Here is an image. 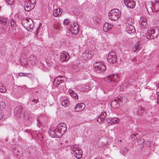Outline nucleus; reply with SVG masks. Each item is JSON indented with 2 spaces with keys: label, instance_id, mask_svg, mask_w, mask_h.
I'll return each mask as SVG.
<instances>
[{
  "label": "nucleus",
  "instance_id": "obj_1",
  "mask_svg": "<svg viewBox=\"0 0 159 159\" xmlns=\"http://www.w3.org/2000/svg\"><path fill=\"white\" fill-rule=\"evenodd\" d=\"M127 99L125 97L118 96L111 103V107L114 108H117L120 105H122L126 102Z\"/></svg>",
  "mask_w": 159,
  "mask_h": 159
},
{
  "label": "nucleus",
  "instance_id": "obj_2",
  "mask_svg": "<svg viewBox=\"0 0 159 159\" xmlns=\"http://www.w3.org/2000/svg\"><path fill=\"white\" fill-rule=\"evenodd\" d=\"M120 11L118 9H114L111 10L108 13L109 19L112 21L117 20L120 16Z\"/></svg>",
  "mask_w": 159,
  "mask_h": 159
},
{
  "label": "nucleus",
  "instance_id": "obj_3",
  "mask_svg": "<svg viewBox=\"0 0 159 159\" xmlns=\"http://www.w3.org/2000/svg\"><path fill=\"white\" fill-rule=\"evenodd\" d=\"M94 70L97 73L104 72L106 70V66L104 64L99 62H95L93 64Z\"/></svg>",
  "mask_w": 159,
  "mask_h": 159
},
{
  "label": "nucleus",
  "instance_id": "obj_4",
  "mask_svg": "<svg viewBox=\"0 0 159 159\" xmlns=\"http://www.w3.org/2000/svg\"><path fill=\"white\" fill-rule=\"evenodd\" d=\"M21 24L24 27L28 28L30 30L33 28V21L30 18H24L21 20Z\"/></svg>",
  "mask_w": 159,
  "mask_h": 159
},
{
  "label": "nucleus",
  "instance_id": "obj_5",
  "mask_svg": "<svg viewBox=\"0 0 159 159\" xmlns=\"http://www.w3.org/2000/svg\"><path fill=\"white\" fill-rule=\"evenodd\" d=\"M116 54L115 52L113 51L109 53L107 60L110 64H112L117 61V59Z\"/></svg>",
  "mask_w": 159,
  "mask_h": 159
},
{
  "label": "nucleus",
  "instance_id": "obj_6",
  "mask_svg": "<svg viewBox=\"0 0 159 159\" xmlns=\"http://www.w3.org/2000/svg\"><path fill=\"white\" fill-rule=\"evenodd\" d=\"M119 77L117 75H111L105 78L104 81L107 83H115L119 80Z\"/></svg>",
  "mask_w": 159,
  "mask_h": 159
},
{
  "label": "nucleus",
  "instance_id": "obj_7",
  "mask_svg": "<svg viewBox=\"0 0 159 159\" xmlns=\"http://www.w3.org/2000/svg\"><path fill=\"white\" fill-rule=\"evenodd\" d=\"M37 61V59L36 57L34 55H31L28 58L27 60V62L25 61V62L22 61V59L21 60V64H23L24 65H33L36 64Z\"/></svg>",
  "mask_w": 159,
  "mask_h": 159
},
{
  "label": "nucleus",
  "instance_id": "obj_8",
  "mask_svg": "<svg viewBox=\"0 0 159 159\" xmlns=\"http://www.w3.org/2000/svg\"><path fill=\"white\" fill-rule=\"evenodd\" d=\"M56 129L58 132V136L60 137L65 133L67 130L66 125L64 123H61L58 124Z\"/></svg>",
  "mask_w": 159,
  "mask_h": 159
},
{
  "label": "nucleus",
  "instance_id": "obj_9",
  "mask_svg": "<svg viewBox=\"0 0 159 159\" xmlns=\"http://www.w3.org/2000/svg\"><path fill=\"white\" fill-rule=\"evenodd\" d=\"M73 153L77 158L80 159L82 157L83 152L82 150L79 147L74 146L73 147Z\"/></svg>",
  "mask_w": 159,
  "mask_h": 159
},
{
  "label": "nucleus",
  "instance_id": "obj_10",
  "mask_svg": "<svg viewBox=\"0 0 159 159\" xmlns=\"http://www.w3.org/2000/svg\"><path fill=\"white\" fill-rule=\"evenodd\" d=\"M23 107L22 105H18L15 108L14 114L15 116L19 118L22 115Z\"/></svg>",
  "mask_w": 159,
  "mask_h": 159
},
{
  "label": "nucleus",
  "instance_id": "obj_11",
  "mask_svg": "<svg viewBox=\"0 0 159 159\" xmlns=\"http://www.w3.org/2000/svg\"><path fill=\"white\" fill-rule=\"evenodd\" d=\"M71 27L70 30L72 34H76L79 32V28L78 24L77 22H73V24L70 25Z\"/></svg>",
  "mask_w": 159,
  "mask_h": 159
},
{
  "label": "nucleus",
  "instance_id": "obj_12",
  "mask_svg": "<svg viewBox=\"0 0 159 159\" xmlns=\"http://www.w3.org/2000/svg\"><path fill=\"white\" fill-rule=\"evenodd\" d=\"M48 133L50 136L52 138H60L58 135V133L57 129L55 127H51L48 130Z\"/></svg>",
  "mask_w": 159,
  "mask_h": 159
},
{
  "label": "nucleus",
  "instance_id": "obj_13",
  "mask_svg": "<svg viewBox=\"0 0 159 159\" xmlns=\"http://www.w3.org/2000/svg\"><path fill=\"white\" fill-rule=\"evenodd\" d=\"M155 30L153 29L149 30L146 34V38L148 39H151L156 37L157 35L155 34Z\"/></svg>",
  "mask_w": 159,
  "mask_h": 159
},
{
  "label": "nucleus",
  "instance_id": "obj_14",
  "mask_svg": "<svg viewBox=\"0 0 159 159\" xmlns=\"http://www.w3.org/2000/svg\"><path fill=\"white\" fill-rule=\"evenodd\" d=\"M124 3L127 7L132 9L134 7L135 2L133 0H124Z\"/></svg>",
  "mask_w": 159,
  "mask_h": 159
},
{
  "label": "nucleus",
  "instance_id": "obj_15",
  "mask_svg": "<svg viewBox=\"0 0 159 159\" xmlns=\"http://www.w3.org/2000/svg\"><path fill=\"white\" fill-rule=\"evenodd\" d=\"M35 6L34 4L25 0V9L26 11H29L32 10Z\"/></svg>",
  "mask_w": 159,
  "mask_h": 159
},
{
  "label": "nucleus",
  "instance_id": "obj_16",
  "mask_svg": "<svg viewBox=\"0 0 159 159\" xmlns=\"http://www.w3.org/2000/svg\"><path fill=\"white\" fill-rule=\"evenodd\" d=\"M126 30L129 34L134 33L136 31L135 29L134 25L129 23L128 25H126Z\"/></svg>",
  "mask_w": 159,
  "mask_h": 159
},
{
  "label": "nucleus",
  "instance_id": "obj_17",
  "mask_svg": "<svg viewBox=\"0 0 159 159\" xmlns=\"http://www.w3.org/2000/svg\"><path fill=\"white\" fill-rule=\"evenodd\" d=\"M60 57L61 61L64 62L69 60L70 56L68 52L63 51L61 53Z\"/></svg>",
  "mask_w": 159,
  "mask_h": 159
},
{
  "label": "nucleus",
  "instance_id": "obj_18",
  "mask_svg": "<svg viewBox=\"0 0 159 159\" xmlns=\"http://www.w3.org/2000/svg\"><path fill=\"white\" fill-rule=\"evenodd\" d=\"M85 107V105L83 103H78L75 107V112H80L83 110Z\"/></svg>",
  "mask_w": 159,
  "mask_h": 159
},
{
  "label": "nucleus",
  "instance_id": "obj_19",
  "mask_svg": "<svg viewBox=\"0 0 159 159\" xmlns=\"http://www.w3.org/2000/svg\"><path fill=\"white\" fill-rule=\"evenodd\" d=\"M7 20V18L3 17H0V22L1 24L2 25V28L3 30L5 29L8 25Z\"/></svg>",
  "mask_w": 159,
  "mask_h": 159
},
{
  "label": "nucleus",
  "instance_id": "obj_20",
  "mask_svg": "<svg viewBox=\"0 0 159 159\" xmlns=\"http://www.w3.org/2000/svg\"><path fill=\"white\" fill-rule=\"evenodd\" d=\"M93 56L92 52L90 51H85L83 54V57L85 60L90 59Z\"/></svg>",
  "mask_w": 159,
  "mask_h": 159
},
{
  "label": "nucleus",
  "instance_id": "obj_21",
  "mask_svg": "<svg viewBox=\"0 0 159 159\" xmlns=\"http://www.w3.org/2000/svg\"><path fill=\"white\" fill-rule=\"evenodd\" d=\"M141 45L140 43L139 42H137L134 46H133L132 50L134 52H135L136 51H138L141 48Z\"/></svg>",
  "mask_w": 159,
  "mask_h": 159
},
{
  "label": "nucleus",
  "instance_id": "obj_22",
  "mask_svg": "<svg viewBox=\"0 0 159 159\" xmlns=\"http://www.w3.org/2000/svg\"><path fill=\"white\" fill-rule=\"evenodd\" d=\"M62 12V10L60 8L55 9L53 11V14L54 17H57L60 16Z\"/></svg>",
  "mask_w": 159,
  "mask_h": 159
},
{
  "label": "nucleus",
  "instance_id": "obj_23",
  "mask_svg": "<svg viewBox=\"0 0 159 159\" xmlns=\"http://www.w3.org/2000/svg\"><path fill=\"white\" fill-rule=\"evenodd\" d=\"M113 27V25L109 24L108 23H105L104 24L103 27V30L105 32H107L111 30Z\"/></svg>",
  "mask_w": 159,
  "mask_h": 159
},
{
  "label": "nucleus",
  "instance_id": "obj_24",
  "mask_svg": "<svg viewBox=\"0 0 159 159\" xmlns=\"http://www.w3.org/2000/svg\"><path fill=\"white\" fill-rule=\"evenodd\" d=\"M61 78H64V77L59 76L55 78L53 81V84L55 86H57L60 84Z\"/></svg>",
  "mask_w": 159,
  "mask_h": 159
},
{
  "label": "nucleus",
  "instance_id": "obj_25",
  "mask_svg": "<svg viewBox=\"0 0 159 159\" xmlns=\"http://www.w3.org/2000/svg\"><path fill=\"white\" fill-rule=\"evenodd\" d=\"M69 92L70 94V95L73 98H74L76 100L78 99V96L77 94L72 90L70 89L69 90Z\"/></svg>",
  "mask_w": 159,
  "mask_h": 159
},
{
  "label": "nucleus",
  "instance_id": "obj_26",
  "mask_svg": "<svg viewBox=\"0 0 159 159\" xmlns=\"http://www.w3.org/2000/svg\"><path fill=\"white\" fill-rule=\"evenodd\" d=\"M37 139L39 141H42L43 139V134L41 132L36 131L35 133Z\"/></svg>",
  "mask_w": 159,
  "mask_h": 159
},
{
  "label": "nucleus",
  "instance_id": "obj_27",
  "mask_svg": "<svg viewBox=\"0 0 159 159\" xmlns=\"http://www.w3.org/2000/svg\"><path fill=\"white\" fill-rule=\"evenodd\" d=\"M70 103L69 101L67 99L64 98L63 101L61 102L62 105L64 107H68Z\"/></svg>",
  "mask_w": 159,
  "mask_h": 159
},
{
  "label": "nucleus",
  "instance_id": "obj_28",
  "mask_svg": "<svg viewBox=\"0 0 159 159\" xmlns=\"http://www.w3.org/2000/svg\"><path fill=\"white\" fill-rule=\"evenodd\" d=\"M128 151V149L126 147H125L123 149H120V153L123 155L125 156Z\"/></svg>",
  "mask_w": 159,
  "mask_h": 159
},
{
  "label": "nucleus",
  "instance_id": "obj_29",
  "mask_svg": "<svg viewBox=\"0 0 159 159\" xmlns=\"http://www.w3.org/2000/svg\"><path fill=\"white\" fill-rule=\"evenodd\" d=\"M29 101L30 102V103H31L32 105L36 104L39 102L38 98L37 99L34 98L31 100H29Z\"/></svg>",
  "mask_w": 159,
  "mask_h": 159
},
{
  "label": "nucleus",
  "instance_id": "obj_30",
  "mask_svg": "<svg viewBox=\"0 0 159 159\" xmlns=\"http://www.w3.org/2000/svg\"><path fill=\"white\" fill-rule=\"evenodd\" d=\"M147 22L146 18H143L142 21L141 22V27L142 28H143L146 25Z\"/></svg>",
  "mask_w": 159,
  "mask_h": 159
},
{
  "label": "nucleus",
  "instance_id": "obj_31",
  "mask_svg": "<svg viewBox=\"0 0 159 159\" xmlns=\"http://www.w3.org/2000/svg\"><path fill=\"white\" fill-rule=\"evenodd\" d=\"M5 87L2 85V84L0 82V92L2 93H4L6 91Z\"/></svg>",
  "mask_w": 159,
  "mask_h": 159
},
{
  "label": "nucleus",
  "instance_id": "obj_32",
  "mask_svg": "<svg viewBox=\"0 0 159 159\" xmlns=\"http://www.w3.org/2000/svg\"><path fill=\"white\" fill-rule=\"evenodd\" d=\"M93 21L95 24L98 25V24H99L100 20L97 17H94L93 18Z\"/></svg>",
  "mask_w": 159,
  "mask_h": 159
},
{
  "label": "nucleus",
  "instance_id": "obj_33",
  "mask_svg": "<svg viewBox=\"0 0 159 159\" xmlns=\"http://www.w3.org/2000/svg\"><path fill=\"white\" fill-rule=\"evenodd\" d=\"M111 121H112V124H114L118 122L119 119L117 118H111Z\"/></svg>",
  "mask_w": 159,
  "mask_h": 159
},
{
  "label": "nucleus",
  "instance_id": "obj_34",
  "mask_svg": "<svg viewBox=\"0 0 159 159\" xmlns=\"http://www.w3.org/2000/svg\"><path fill=\"white\" fill-rule=\"evenodd\" d=\"M139 136V134H133L131 135V137L132 140L134 141L137 139H138V137Z\"/></svg>",
  "mask_w": 159,
  "mask_h": 159
},
{
  "label": "nucleus",
  "instance_id": "obj_35",
  "mask_svg": "<svg viewBox=\"0 0 159 159\" xmlns=\"http://www.w3.org/2000/svg\"><path fill=\"white\" fill-rule=\"evenodd\" d=\"M137 140H138V143L139 145H141L145 141V140L143 138H140L138 139V138L137 139Z\"/></svg>",
  "mask_w": 159,
  "mask_h": 159
},
{
  "label": "nucleus",
  "instance_id": "obj_36",
  "mask_svg": "<svg viewBox=\"0 0 159 159\" xmlns=\"http://www.w3.org/2000/svg\"><path fill=\"white\" fill-rule=\"evenodd\" d=\"M5 107V102L3 101H0V110H2L4 109Z\"/></svg>",
  "mask_w": 159,
  "mask_h": 159
},
{
  "label": "nucleus",
  "instance_id": "obj_37",
  "mask_svg": "<svg viewBox=\"0 0 159 159\" xmlns=\"http://www.w3.org/2000/svg\"><path fill=\"white\" fill-rule=\"evenodd\" d=\"M106 116V113L105 112H102L101 115L99 116L98 117L100 118L102 120H104Z\"/></svg>",
  "mask_w": 159,
  "mask_h": 159
},
{
  "label": "nucleus",
  "instance_id": "obj_38",
  "mask_svg": "<svg viewBox=\"0 0 159 159\" xmlns=\"http://www.w3.org/2000/svg\"><path fill=\"white\" fill-rule=\"evenodd\" d=\"M10 24L11 28L16 27V21L12 19L11 20Z\"/></svg>",
  "mask_w": 159,
  "mask_h": 159
},
{
  "label": "nucleus",
  "instance_id": "obj_39",
  "mask_svg": "<svg viewBox=\"0 0 159 159\" xmlns=\"http://www.w3.org/2000/svg\"><path fill=\"white\" fill-rule=\"evenodd\" d=\"M61 27L59 23H55L54 24L53 28L56 30L59 29Z\"/></svg>",
  "mask_w": 159,
  "mask_h": 159
},
{
  "label": "nucleus",
  "instance_id": "obj_40",
  "mask_svg": "<svg viewBox=\"0 0 159 159\" xmlns=\"http://www.w3.org/2000/svg\"><path fill=\"white\" fill-rule=\"evenodd\" d=\"M139 113L140 115H142L144 111L142 107H139L138 108Z\"/></svg>",
  "mask_w": 159,
  "mask_h": 159
},
{
  "label": "nucleus",
  "instance_id": "obj_41",
  "mask_svg": "<svg viewBox=\"0 0 159 159\" xmlns=\"http://www.w3.org/2000/svg\"><path fill=\"white\" fill-rule=\"evenodd\" d=\"M8 4L12 5L14 3V0H6Z\"/></svg>",
  "mask_w": 159,
  "mask_h": 159
},
{
  "label": "nucleus",
  "instance_id": "obj_42",
  "mask_svg": "<svg viewBox=\"0 0 159 159\" xmlns=\"http://www.w3.org/2000/svg\"><path fill=\"white\" fill-rule=\"evenodd\" d=\"M28 75V74L26 73H19L18 75L20 77L21 76H26Z\"/></svg>",
  "mask_w": 159,
  "mask_h": 159
},
{
  "label": "nucleus",
  "instance_id": "obj_43",
  "mask_svg": "<svg viewBox=\"0 0 159 159\" xmlns=\"http://www.w3.org/2000/svg\"><path fill=\"white\" fill-rule=\"evenodd\" d=\"M37 125H38V126L39 127H40L42 125L40 121L39 120V119L38 118L37 120Z\"/></svg>",
  "mask_w": 159,
  "mask_h": 159
},
{
  "label": "nucleus",
  "instance_id": "obj_44",
  "mask_svg": "<svg viewBox=\"0 0 159 159\" xmlns=\"http://www.w3.org/2000/svg\"><path fill=\"white\" fill-rule=\"evenodd\" d=\"M27 1L32 3L33 4H34L35 6L36 3V0H26Z\"/></svg>",
  "mask_w": 159,
  "mask_h": 159
},
{
  "label": "nucleus",
  "instance_id": "obj_45",
  "mask_svg": "<svg viewBox=\"0 0 159 159\" xmlns=\"http://www.w3.org/2000/svg\"><path fill=\"white\" fill-rule=\"evenodd\" d=\"M69 23V19H66L64 20V21L63 22V24L66 25H68Z\"/></svg>",
  "mask_w": 159,
  "mask_h": 159
},
{
  "label": "nucleus",
  "instance_id": "obj_46",
  "mask_svg": "<svg viewBox=\"0 0 159 159\" xmlns=\"http://www.w3.org/2000/svg\"><path fill=\"white\" fill-rule=\"evenodd\" d=\"M111 118H108L106 119V122L109 124H112V121H111Z\"/></svg>",
  "mask_w": 159,
  "mask_h": 159
},
{
  "label": "nucleus",
  "instance_id": "obj_47",
  "mask_svg": "<svg viewBox=\"0 0 159 159\" xmlns=\"http://www.w3.org/2000/svg\"><path fill=\"white\" fill-rule=\"evenodd\" d=\"M123 87L128 88L129 87V84L127 83L124 84L122 85Z\"/></svg>",
  "mask_w": 159,
  "mask_h": 159
},
{
  "label": "nucleus",
  "instance_id": "obj_48",
  "mask_svg": "<svg viewBox=\"0 0 159 159\" xmlns=\"http://www.w3.org/2000/svg\"><path fill=\"white\" fill-rule=\"evenodd\" d=\"M84 88L85 89H84V91H88V90H90L89 89V87L88 85H86L84 86Z\"/></svg>",
  "mask_w": 159,
  "mask_h": 159
},
{
  "label": "nucleus",
  "instance_id": "obj_49",
  "mask_svg": "<svg viewBox=\"0 0 159 159\" xmlns=\"http://www.w3.org/2000/svg\"><path fill=\"white\" fill-rule=\"evenodd\" d=\"M3 116V113L1 111H0V119L2 118Z\"/></svg>",
  "mask_w": 159,
  "mask_h": 159
},
{
  "label": "nucleus",
  "instance_id": "obj_50",
  "mask_svg": "<svg viewBox=\"0 0 159 159\" xmlns=\"http://www.w3.org/2000/svg\"><path fill=\"white\" fill-rule=\"evenodd\" d=\"M97 121L99 123H102V120L100 118L98 117Z\"/></svg>",
  "mask_w": 159,
  "mask_h": 159
},
{
  "label": "nucleus",
  "instance_id": "obj_51",
  "mask_svg": "<svg viewBox=\"0 0 159 159\" xmlns=\"http://www.w3.org/2000/svg\"><path fill=\"white\" fill-rule=\"evenodd\" d=\"M130 21L132 24H133L134 23V19H132V18H131L128 21L129 23Z\"/></svg>",
  "mask_w": 159,
  "mask_h": 159
},
{
  "label": "nucleus",
  "instance_id": "obj_52",
  "mask_svg": "<svg viewBox=\"0 0 159 159\" xmlns=\"http://www.w3.org/2000/svg\"><path fill=\"white\" fill-rule=\"evenodd\" d=\"M131 60L132 61H137V59L135 57V58H133V59H131Z\"/></svg>",
  "mask_w": 159,
  "mask_h": 159
},
{
  "label": "nucleus",
  "instance_id": "obj_53",
  "mask_svg": "<svg viewBox=\"0 0 159 159\" xmlns=\"http://www.w3.org/2000/svg\"><path fill=\"white\" fill-rule=\"evenodd\" d=\"M61 78V80H60V83H62L64 82V81L63 80H61V78Z\"/></svg>",
  "mask_w": 159,
  "mask_h": 159
},
{
  "label": "nucleus",
  "instance_id": "obj_54",
  "mask_svg": "<svg viewBox=\"0 0 159 159\" xmlns=\"http://www.w3.org/2000/svg\"><path fill=\"white\" fill-rule=\"evenodd\" d=\"M157 98L158 99H159V92H158L157 93Z\"/></svg>",
  "mask_w": 159,
  "mask_h": 159
},
{
  "label": "nucleus",
  "instance_id": "obj_55",
  "mask_svg": "<svg viewBox=\"0 0 159 159\" xmlns=\"http://www.w3.org/2000/svg\"><path fill=\"white\" fill-rule=\"evenodd\" d=\"M16 96V98H19L21 96L20 95V96Z\"/></svg>",
  "mask_w": 159,
  "mask_h": 159
},
{
  "label": "nucleus",
  "instance_id": "obj_56",
  "mask_svg": "<svg viewBox=\"0 0 159 159\" xmlns=\"http://www.w3.org/2000/svg\"><path fill=\"white\" fill-rule=\"evenodd\" d=\"M157 103L158 104H159V99L157 100Z\"/></svg>",
  "mask_w": 159,
  "mask_h": 159
},
{
  "label": "nucleus",
  "instance_id": "obj_57",
  "mask_svg": "<svg viewBox=\"0 0 159 159\" xmlns=\"http://www.w3.org/2000/svg\"><path fill=\"white\" fill-rule=\"evenodd\" d=\"M34 159H39V158L36 157V158H34Z\"/></svg>",
  "mask_w": 159,
  "mask_h": 159
},
{
  "label": "nucleus",
  "instance_id": "obj_58",
  "mask_svg": "<svg viewBox=\"0 0 159 159\" xmlns=\"http://www.w3.org/2000/svg\"><path fill=\"white\" fill-rule=\"evenodd\" d=\"M36 108H37L36 107L35 108H34V109H33V110H35Z\"/></svg>",
  "mask_w": 159,
  "mask_h": 159
},
{
  "label": "nucleus",
  "instance_id": "obj_59",
  "mask_svg": "<svg viewBox=\"0 0 159 159\" xmlns=\"http://www.w3.org/2000/svg\"><path fill=\"white\" fill-rule=\"evenodd\" d=\"M1 6H0V11H1Z\"/></svg>",
  "mask_w": 159,
  "mask_h": 159
},
{
  "label": "nucleus",
  "instance_id": "obj_60",
  "mask_svg": "<svg viewBox=\"0 0 159 159\" xmlns=\"http://www.w3.org/2000/svg\"><path fill=\"white\" fill-rule=\"evenodd\" d=\"M19 87L20 88V89H21V88H22V87Z\"/></svg>",
  "mask_w": 159,
  "mask_h": 159
},
{
  "label": "nucleus",
  "instance_id": "obj_61",
  "mask_svg": "<svg viewBox=\"0 0 159 159\" xmlns=\"http://www.w3.org/2000/svg\"><path fill=\"white\" fill-rule=\"evenodd\" d=\"M155 34H157H157H156V33H155V34H154V35H155Z\"/></svg>",
  "mask_w": 159,
  "mask_h": 159
},
{
  "label": "nucleus",
  "instance_id": "obj_62",
  "mask_svg": "<svg viewBox=\"0 0 159 159\" xmlns=\"http://www.w3.org/2000/svg\"><path fill=\"white\" fill-rule=\"evenodd\" d=\"M145 6H146V8H147V6L146 5Z\"/></svg>",
  "mask_w": 159,
  "mask_h": 159
},
{
  "label": "nucleus",
  "instance_id": "obj_63",
  "mask_svg": "<svg viewBox=\"0 0 159 159\" xmlns=\"http://www.w3.org/2000/svg\"><path fill=\"white\" fill-rule=\"evenodd\" d=\"M120 142H121V140H120Z\"/></svg>",
  "mask_w": 159,
  "mask_h": 159
}]
</instances>
